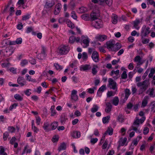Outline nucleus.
<instances>
[{
  "label": "nucleus",
  "instance_id": "54",
  "mask_svg": "<svg viewBox=\"0 0 155 155\" xmlns=\"http://www.w3.org/2000/svg\"><path fill=\"white\" fill-rule=\"evenodd\" d=\"M58 136H55L52 138V141L53 142H56L58 141Z\"/></svg>",
  "mask_w": 155,
  "mask_h": 155
},
{
  "label": "nucleus",
  "instance_id": "16",
  "mask_svg": "<svg viewBox=\"0 0 155 155\" xmlns=\"http://www.w3.org/2000/svg\"><path fill=\"white\" fill-rule=\"evenodd\" d=\"M90 16L91 19L93 20L97 19L98 17V15L97 13L94 12H93L91 14Z\"/></svg>",
  "mask_w": 155,
  "mask_h": 155
},
{
  "label": "nucleus",
  "instance_id": "27",
  "mask_svg": "<svg viewBox=\"0 0 155 155\" xmlns=\"http://www.w3.org/2000/svg\"><path fill=\"white\" fill-rule=\"evenodd\" d=\"M58 123L57 122H54L51 124V130L55 129L58 126Z\"/></svg>",
  "mask_w": 155,
  "mask_h": 155
},
{
  "label": "nucleus",
  "instance_id": "53",
  "mask_svg": "<svg viewBox=\"0 0 155 155\" xmlns=\"http://www.w3.org/2000/svg\"><path fill=\"white\" fill-rule=\"evenodd\" d=\"M140 120H139L138 119H137L135 121H134L133 123V125H137V127H138L140 124Z\"/></svg>",
  "mask_w": 155,
  "mask_h": 155
},
{
  "label": "nucleus",
  "instance_id": "38",
  "mask_svg": "<svg viewBox=\"0 0 155 155\" xmlns=\"http://www.w3.org/2000/svg\"><path fill=\"white\" fill-rule=\"evenodd\" d=\"M75 37L74 36H71L69 38V43L73 44L75 41Z\"/></svg>",
  "mask_w": 155,
  "mask_h": 155
},
{
  "label": "nucleus",
  "instance_id": "22",
  "mask_svg": "<svg viewBox=\"0 0 155 155\" xmlns=\"http://www.w3.org/2000/svg\"><path fill=\"white\" fill-rule=\"evenodd\" d=\"M75 6V2L74 0L71 1L68 5V6L71 8L72 10H73Z\"/></svg>",
  "mask_w": 155,
  "mask_h": 155
},
{
  "label": "nucleus",
  "instance_id": "39",
  "mask_svg": "<svg viewBox=\"0 0 155 155\" xmlns=\"http://www.w3.org/2000/svg\"><path fill=\"white\" fill-rule=\"evenodd\" d=\"M67 118L65 117V116L64 114H62L61 117V123H63L65 122Z\"/></svg>",
  "mask_w": 155,
  "mask_h": 155
},
{
  "label": "nucleus",
  "instance_id": "32",
  "mask_svg": "<svg viewBox=\"0 0 155 155\" xmlns=\"http://www.w3.org/2000/svg\"><path fill=\"white\" fill-rule=\"evenodd\" d=\"M98 109V106L95 104L93 105V107L91 108V110L92 113H95L97 111Z\"/></svg>",
  "mask_w": 155,
  "mask_h": 155
},
{
  "label": "nucleus",
  "instance_id": "35",
  "mask_svg": "<svg viewBox=\"0 0 155 155\" xmlns=\"http://www.w3.org/2000/svg\"><path fill=\"white\" fill-rule=\"evenodd\" d=\"M68 26L71 28V29L74 27V25L70 21H68L67 22Z\"/></svg>",
  "mask_w": 155,
  "mask_h": 155
},
{
  "label": "nucleus",
  "instance_id": "8",
  "mask_svg": "<svg viewBox=\"0 0 155 155\" xmlns=\"http://www.w3.org/2000/svg\"><path fill=\"white\" fill-rule=\"evenodd\" d=\"M46 49L44 47L42 46V51L41 53L38 54V58L40 59H42L45 57V52Z\"/></svg>",
  "mask_w": 155,
  "mask_h": 155
},
{
  "label": "nucleus",
  "instance_id": "30",
  "mask_svg": "<svg viewBox=\"0 0 155 155\" xmlns=\"http://www.w3.org/2000/svg\"><path fill=\"white\" fill-rule=\"evenodd\" d=\"M130 91L129 89H126L125 90V98L126 100L127 99L129 96L130 94Z\"/></svg>",
  "mask_w": 155,
  "mask_h": 155
},
{
  "label": "nucleus",
  "instance_id": "24",
  "mask_svg": "<svg viewBox=\"0 0 155 155\" xmlns=\"http://www.w3.org/2000/svg\"><path fill=\"white\" fill-rule=\"evenodd\" d=\"M2 47H5L6 46L9 45V40L8 39H5L3 40L2 43Z\"/></svg>",
  "mask_w": 155,
  "mask_h": 155
},
{
  "label": "nucleus",
  "instance_id": "43",
  "mask_svg": "<svg viewBox=\"0 0 155 155\" xmlns=\"http://www.w3.org/2000/svg\"><path fill=\"white\" fill-rule=\"evenodd\" d=\"M126 71H124L121 75V78L123 79H126L127 78V74L126 73Z\"/></svg>",
  "mask_w": 155,
  "mask_h": 155
},
{
  "label": "nucleus",
  "instance_id": "56",
  "mask_svg": "<svg viewBox=\"0 0 155 155\" xmlns=\"http://www.w3.org/2000/svg\"><path fill=\"white\" fill-rule=\"evenodd\" d=\"M149 129L147 127H145L143 130V133L144 134L146 135L149 132Z\"/></svg>",
  "mask_w": 155,
  "mask_h": 155
},
{
  "label": "nucleus",
  "instance_id": "36",
  "mask_svg": "<svg viewBox=\"0 0 155 155\" xmlns=\"http://www.w3.org/2000/svg\"><path fill=\"white\" fill-rule=\"evenodd\" d=\"M81 17L82 19L87 20L89 18V15L87 14H84L81 16Z\"/></svg>",
  "mask_w": 155,
  "mask_h": 155
},
{
  "label": "nucleus",
  "instance_id": "20",
  "mask_svg": "<svg viewBox=\"0 0 155 155\" xmlns=\"http://www.w3.org/2000/svg\"><path fill=\"white\" fill-rule=\"evenodd\" d=\"M112 104L115 106L117 105L119 103V100L118 97H114L112 100Z\"/></svg>",
  "mask_w": 155,
  "mask_h": 155
},
{
  "label": "nucleus",
  "instance_id": "44",
  "mask_svg": "<svg viewBox=\"0 0 155 155\" xmlns=\"http://www.w3.org/2000/svg\"><path fill=\"white\" fill-rule=\"evenodd\" d=\"M106 85H103L99 88L98 91L103 92L106 89Z\"/></svg>",
  "mask_w": 155,
  "mask_h": 155
},
{
  "label": "nucleus",
  "instance_id": "34",
  "mask_svg": "<svg viewBox=\"0 0 155 155\" xmlns=\"http://www.w3.org/2000/svg\"><path fill=\"white\" fill-rule=\"evenodd\" d=\"M113 129L110 127H109L107 130V132L108 134L110 135H111L113 134Z\"/></svg>",
  "mask_w": 155,
  "mask_h": 155
},
{
  "label": "nucleus",
  "instance_id": "7",
  "mask_svg": "<svg viewBox=\"0 0 155 155\" xmlns=\"http://www.w3.org/2000/svg\"><path fill=\"white\" fill-rule=\"evenodd\" d=\"M91 58L95 62L99 61V55L98 52L96 51H94L91 55Z\"/></svg>",
  "mask_w": 155,
  "mask_h": 155
},
{
  "label": "nucleus",
  "instance_id": "3",
  "mask_svg": "<svg viewBox=\"0 0 155 155\" xmlns=\"http://www.w3.org/2000/svg\"><path fill=\"white\" fill-rule=\"evenodd\" d=\"M150 29L149 27H145L142 28L140 35L142 38L143 37L147 36V35L150 34Z\"/></svg>",
  "mask_w": 155,
  "mask_h": 155
},
{
  "label": "nucleus",
  "instance_id": "50",
  "mask_svg": "<svg viewBox=\"0 0 155 155\" xmlns=\"http://www.w3.org/2000/svg\"><path fill=\"white\" fill-rule=\"evenodd\" d=\"M98 141V139L97 138H91V143L92 144H94L96 143Z\"/></svg>",
  "mask_w": 155,
  "mask_h": 155
},
{
  "label": "nucleus",
  "instance_id": "37",
  "mask_svg": "<svg viewBox=\"0 0 155 155\" xmlns=\"http://www.w3.org/2000/svg\"><path fill=\"white\" fill-rule=\"evenodd\" d=\"M12 3V0H10L8 2L7 5L5 6V8L3 11V12H5L6 11L7 9V8L9 7V6L11 5Z\"/></svg>",
  "mask_w": 155,
  "mask_h": 155
},
{
  "label": "nucleus",
  "instance_id": "48",
  "mask_svg": "<svg viewBox=\"0 0 155 155\" xmlns=\"http://www.w3.org/2000/svg\"><path fill=\"white\" fill-rule=\"evenodd\" d=\"M71 16L74 19H77V17L76 15L75 12L72 11L71 13Z\"/></svg>",
  "mask_w": 155,
  "mask_h": 155
},
{
  "label": "nucleus",
  "instance_id": "40",
  "mask_svg": "<svg viewBox=\"0 0 155 155\" xmlns=\"http://www.w3.org/2000/svg\"><path fill=\"white\" fill-rule=\"evenodd\" d=\"M8 129L9 132L11 133H14L15 132V129L13 127H8Z\"/></svg>",
  "mask_w": 155,
  "mask_h": 155
},
{
  "label": "nucleus",
  "instance_id": "1",
  "mask_svg": "<svg viewBox=\"0 0 155 155\" xmlns=\"http://www.w3.org/2000/svg\"><path fill=\"white\" fill-rule=\"evenodd\" d=\"M150 83L149 81L146 80L142 82H138L137 84V85L140 87L139 91V94H142L148 88Z\"/></svg>",
  "mask_w": 155,
  "mask_h": 155
},
{
  "label": "nucleus",
  "instance_id": "62",
  "mask_svg": "<svg viewBox=\"0 0 155 155\" xmlns=\"http://www.w3.org/2000/svg\"><path fill=\"white\" fill-rule=\"evenodd\" d=\"M18 106V104L16 103H14L11 106L9 107V110H12L14 108H15L16 106Z\"/></svg>",
  "mask_w": 155,
  "mask_h": 155
},
{
  "label": "nucleus",
  "instance_id": "52",
  "mask_svg": "<svg viewBox=\"0 0 155 155\" xmlns=\"http://www.w3.org/2000/svg\"><path fill=\"white\" fill-rule=\"evenodd\" d=\"M9 136V134L8 132H5L3 134V139L4 140H6L7 137Z\"/></svg>",
  "mask_w": 155,
  "mask_h": 155
},
{
  "label": "nucleus",
  "instance_id": "14",
  "mask_svg": "<svg viewBox=\"0 0 155 155\" xmlns=\"http://www.w3.org/2000/svg\"><path fill=\"white\" fill-rule=\"evenodd\" d=\"M107 36L105 35H100L96 37V39L101 41H103L107 39Z\"/></svg>",
  "mask_w": 155,
  "mask_h": 155
},
{
  "label": "nucleus",
  "instance_id": "10",
  "mask_svg": "<svg viewBox=\"0 0 155 155\" xmlns=\"http://www.w3.org/2000/svg\"><path fill=\"white\" fill-rule=\"evenodd\" d=\"M77 91L75 90H73L72 91L71 97L72 100L76 101L78 99V96L77 95Z\"/></svg>",
  "mask_w": 155,
  "mask_h": 155
},
{
  "label": "nucleus",
  "instance_id": "6",
  "mask_svg": "<svg viewBox=\"0 0 155 155\" xmlns=\"http://www.w3.org/2000/svg\"><path fill=\"white\" fill-rule=\"evenodd\" d=\"M109 84L110 86V88L113 90L117 89L116 83L112 78H110L108 80Z\"/></svg>",
  "mask_w": 155,
  "mask_h": 155
},
{
  "label": "nucleus",
  "instance_id": "47",
  "mask_svg": "<svg viewBox=\"0 0 155 155\" xmlns=\"http://www.w3.org/2000/svg\"><path fill=\"white\" fill-rule=\"evenodd\" d=\"M30 14H27L22 16V20L25 21L28 19L29 18Z\"/></svg>",
  "mask_w": 155,
  "mask_h": 155
},
{
  "label": "nucleus",
  "instance_id": "5",
  "mask_svg": "<svg viewBox=\"0 0 155 155\" xmlns=\"http://www.w3.org/2000/svg\"><path fill=\"white\" fill-rule=\"evenodd\" d=\"M13 48L11 46H8L5 49V55L8 57L11 55L14 52Z\"/></svg>",
  "mask_w": 155,
  "mask_h": 155
},
{
  "label": "nucleus",
  "instance_id": "4",
  "mask_svg": "<svg viewBox=\"0 0 155 155\" xmlns=\"http://www.w3.org/2000/svg\"><path fill=\"white\" fill-rule=\"evenodd\" d=\"M107 48L109 50H111L112 51H114V47L115 46V41L114 40H110L106 42Z\"/></svg>",
  "mask_w": 155,
  "mask_h": 155
},
{
  "label": "nucleus",
  "instance_id": "60",
  "mask_svg": "<svg viewBox=\"0 0 155 155\" xmlns=\"http://www.w3.org/2000/svg\"><path fill=\"white\" fill-rule=\"evenodd\" d=\"M143 63V62L141 60H140V61L137 62V65L136 67V68H139L140 67V65L142 64Z\"/></svg>",
  "mask_w": 155,
  "mask_h": 155
},
{
  "label": "nucleus",
  "instance_id": "15",
  "mask_svg": "<svg viewBox=\"0 0 155 155\" xmlns=\"http://www.w3.org/2000/svg\"><path fill=\"white\" fill-rule=\"evenodd\" d=\"M141 21L139 19H136L134 21V27L137 29L138 30L139 28L138 26L140 22Z\"/></svg>",
  "mask_w": 155,
  "mask_h": 155
},
{
  "label": "nucleus",
  "instance_id": "57",
  "mask_svg": "<svg viewBox=\"0 0 155 155\" xmlns=\"http://www.w3.org/2000/svg\"><path fill=\"white\" fill-rule=\"evenodd\" d=\"M142 42L143 44H146L147 43H148L149 41V40L147 38H142Z\"/></svg>",
  "mask_w": 155,
  "mask_h": 155
},
{
  "label": "nucleus",
  "instance_id": "23",
  "mask_svg": "<svg viewBox=\"0 0 155 155\" xmlns=\"http://www.w3.org/2000/svg\"><path fill=\"white\" fill-rule=\"evenodd\" d=\"M87 11V8L84 7H81L79 8L78 12L80 13H82L85 12Z\"/></svg>",
  "mask_w": 155,
  "mask_h": 155
},
{
  "label": "nucleus",
  "instance_id": "13",
  "mask_svg": "<svg viewBox=\"0 0 155 155\" xmlns=\"http://www.w3.org/2000/svg\"><path fill=\"white\" fill-rule=\"evenodd\" d=\"M91 67L89 65L85 64L82 65L80 67V69L81 71H85L91 69Z\"/></svg>",
  "mask_w": 155,
  "mask_h": 155
},
{
  "label": "nucleus",
  "instance_id": "55",
  "mask_svg": "<svg viewBox=\"0 0 155 155\" xmlns=\"http://www.w3.org/2000/svg\"><path fill=\"white\" fill-rule=\"evenodd\" d=\"M106 3L109 6H110L112 4V0H105L104 3Z\"/></svg>",
  "mask_w": 155,
  "mask_h": 155
},
{
  "label": "nucleus",
  "instance_id": "45",
  "mask_svg": "<svg viewBox=\"0 0 155 155\" xmlns=\"http://www.w3.org/2000/svg\"><path fill=\"white\" fill-rule=\"evenodd\" d=\"M82 59L84 60H86L88 58L87 53L85 52H84L82 53Z\"/></svg>",
  "mask_w": 155,
  "mask_h": 155
},
{
  "label": "nucleus",
  "instance_id": "26",
  "mask_svg": "<svg viewBox=\"0 0 155 155\" xmlns=\"http://www.w3.org/2000/svg\"><path fill=\"white\" fill-rule=\"evenodd\" d=\"M50 124L48 123H45L43 126V128L46 131H49L50 130V129L48 128Z\"/></svg>",
  "mask_w": 155,
  "mask_h": 155
},
{
  "label": "nucleus",
  "instance_id": "42",
  "mask_svg": "<svg viewBox=\"0 0 155 155\" xmlns=\"http://www.w3.org/2000/svg\"><path fill=\"white\" fill-rule=\"evenodd\" d=\"M62 8V5L61 3H58L55 6V8L58 10V11H59V10L61 11Z\"/></svg>",
  "mask_w": 155,
  "mask_h": 155
},
{
  "label": "nucleus",
  "instance_id": "51",
  "mask_svg": "<svg viewBox=\"0 0 155 155\" xmlns=\"http://www.w3.org/2000/svg\"><path fill=\"white\" fill-rule=\"evenodd\" d=\"M22 41V39L21 38H17L15 41V42H16V44L18 45L21 44Z\"/></svg>",
  "mask_w": 155,
  "mask_h": 155
},
{
  "label": "nucleus",
  "instance_id": "17",
  "mask_svg": "<svg viewBox=\"0 0 155 155\" xmlns=\"http://www.w3.org/2000/svg\"><path fill=\"white\" fill-rule=\"evenodd\" d=\"M26 79L29 81L33 82H36L37 81L36 79L31 78V77L28 74H26Z\"/></svg>",
  "mask_w": 155,
  "mask_h": 155
},
{
  "label": "nucleus",
  "instance_id": "31",
  "mask_svg": "<svg viewBox=\"0 0 155 155\" xmlns=\"http://www.w3.org/2000/svg\"><path fill=\"white\" fill-rule=\"evenodd\" d=\"M117 16L116 15H114L112 17V22L114 24H116L117 23Z\"/></svg>",
  "mask_w": 155,
  "mask_h": 155
},
{
  "label": "nucleus",
  "instance_id": "63",
  "mask_svg": "<svg viewBox=\"0 0 155 155\" xmlns=\"http://www.w3.org/2000/svg\"><path fill=\"white\" fill-rule=\"evenodd\" d=\"M139 139L137 140V138L135 139L132 142V143L134 145L136 146L139 141Z\"/></svg>",
  "mask_w": 155,
  "mask_h": 155
},
{
  "label": "nucleus",
  "instance_id": "64",
  "mask_svg": "<svg viewBox=\"0 0 155 155\" xmlns=\"http://www.w3.org/2000/svg\"><path fill=\"white\" fill-rule=\"evenodd\" d=\"M41 119L39 117H38L36 118V123L39 125L41 122Z\"/></svg>",
  "mask_w": 155,
  "mask_h": 155
},
{
  "label": "nucleus",
  "instance_id": "19",
  "mask_svg": "<svg viewBox=\"0 0 155 155\" xmlns=\"http://www.w3.org/2000/svg\"><path fill=\"white\" fill-rule=\"evenodd\" d=\"M23 80V77H19L17 80V82L18 84L22 86L24 85V84L23 83L24 82Z\"/></svg>",
  "mask_w": 155,
  "mask_h": 155
},
{
  "label": "nucleus",
  "instance_id": "33",
  "mask_svg": "<svg viewBox=\"0 0 155 155\" xmlns=\"http://www.w3.org/2000/svg\"><path fill=\"white\" fill-rule=\"evenodd\" d=\"M117 120L119 121L121 123H123L124 122V119L123 118L122 114H120L118 115Z\"/></svg>",
  "mask_w": 155,
  "mask_h": 155
},
{
  "label": "nucleus",
  "instance_id": "2",
  "mask_svg": "<svg viewBox=\"0 0 155 155\" xmlns=\"http://www.w3.org/2000/svg\"><path fill=\"white\" fill-rule=\"evenodd\" d=\"M70 50V48L68 46L61 45L58 49V53L61 55H64L67 54Z\"/></svg>",
  "mask_w": 155,
  "mask_h": 155
},
{
  "label": "nucleus",
  "instance_id": "58",
  "mask_svg": "<svg viewBox=\"0 0 155 155\" xmlns=\"http://www.w3.org/2000/svg\"><path fill=\"white\" fill-rule=\"evenodd\" d=\"M149 72V70H147L144 74L142 76V78L143 80H144L145 79L146 77L147 76Z\"/></svg>",
  "mask_w": 155,
  "mask_h": 155
},
{
  "label": "nucleus",
  "instance_id": "21",
  "mask_svg": "<svg viewBox=\"0 0 155 155\" xmlns=\"http://www.w3.org/2000/svg\"><path fill=\"white\" fill-rule=\"evenodd\" d=\"M72 137L74 138H78L81 137V133L79 131H74L73 132Z\"/></svg>",
  "mask_w": 155,
  "mask_h": 155
},
{
  "label": "nucleus",
  "instance_id": "61",
  "mask_svg": "<svg viewBox=\"0 0 155 155\" xmlns=\"http://www.w3.org/2000/svg\"><path fill=\"white\" fill-rule=\"evenodd\" d=\"M147 104V101L146 100H143L142 103V106L143 107L146 106Z\"/></svg>",
  "mask_w": 155,
  "mask_h": 155
},
{
  "label": "nucleus",
  "instance_id": "49",
  "mask_svg": "<svg viewBox=\"0 0 155 155\" xmlns=\"http://www.w3.org/2000/svg\"><path fill=\"white\" fill-rule=\"evenodd\" d=\"M141 58L139 55L136 56L134 59V61L135 62H138V61L141 60Z\"/></svg>",
  "mask_w": 155,
  "mask_h": 155
},
{
  "label": "nucleus",
  "instance_id": "11",
  "mask_svg": "<svg viewBox=\"0 0 155 155\" xmlns=\"http://www.w3.org/2000/svg\"><path fill=\"white\" fill-rule=\"evenodd\" d=\"M55 4V2L54 0H51L46 2L45 7L46 8L52 7Z\"/></svg>",
  "mask_w": 155,
  "mask_h": 155
},
{
  "label": "nucleus",
  "instance_id": "29",
  "mask_svg": "<svg viewBox=\"0 0 155 155\" xmlns=\"http://www.w3.org/2000/svg\"><path fill=\"white\" fill-rule=\"evenodd\" d=\"M15 99L18 101H22L23 99L22 97H21L19 94H16L14 96Z\"/></svg>",
  "mask_w": 155,
  "mask_h": 155
},
{
  "label": "nucleus",
  "instance_id": "18",
  "mask_svg": "<svg viewBox=\"0 0 155 155\" xmlns=\"http://www.w3.org/2000/svg\"><path fill=\"white\" fill-rule=\"evenodd\" d=\"M66 145L64 143H61L60 146L58 147V150L59 151H60L62 150H64L66 149Z\"/></svg>",
  "mask_w": 155,
  "mask_h": 155
},
{
  "label": "nucleus",
  "instance_id": "59",
  "mask_svg": "<svg viewBox=\"0 0 155 155\" xmlns=\"http://www.w3.org/2000/svg\"><path fill=\"white\" fill-rule=\"evenodd\" d=\"M54 66H55L57 70L61 69H62V68L61 66L58 63H55L54 64Z\"/></svg>",
  "mask_w": 155,
  "mask_h": 155
},
{
  "label": "nucleus",
  "instance_id": "25",
  "mask_svg": "<svg viewBox=\"0 0 155 155\" xmlns=\"http://www.w3.org/2000/svg\"><path fill=\"white\" fill-rule=\"evenodd\" d=\"M110 117L109 115L104 117L102 119V121L103 123H107L109 122V120Z\"/></svg>",
  "mask_w": 155,
  "mask_h": 155
},
{
  "label": "nucleus",
  "instance_id": "28",
  "mask_svg": "<svg viewBox=\"0 0 155 155\" xmlns=\"http://www.w3.org/2000/svg\"><path fill=\"white\" fill-rule=\"evenodd\" d=\"M121 47V45L120 44L117 43L116 44H115V46L114 47V50L113 51H117Z\"/></svg>",
  "mask_w": 155,
  "mask_h": 155
},
{
  "label": "nucleus",
  "instance_id": "12",
  "mask_svg": "<svg viewBox=\"0 0 155 155\" xmlns=\"http://www.w3.org/2000/svg\"><path fill=\"white\" fill-rule=\"evenodd\" d=\"M112 105L110 102H107L106 103V107L105 109V111L106 113L110 112L112 108Z\"/></svg>",
  "mask_w": 155,
  "mask_h": 155
},
{
  "label": "nucleus",
  "instance_id": "46",
  "mask_svg": "<svg viewBox=\"0 0 155 155\" xmlns=\"http://www.w3.org/2000/svg\"><path fill=\"white\" fill-rule=\"evenodd\" d=\"M28 63V61L26 60H23L21 61V65L23 67L25 66V65L27 64Z\"/></svg>",
  "mask_w": 155,
  "mask_h": 155
},
{
  "label": "nucleus",
  "instance_id": "41",
  "mask_svg": "<svg viewBox=\"0 0 155 155\" xmlns=\"http://www.w3.org/2000/svg\"><path fill=\"white\" fill-rule=\"evenodd\" d=\"M89 42L90 41L88 38L84 39L83 40V43L86 45V47L89 46Z\"/></svg>",
  "mask_w": 155,
  "mask_h": 155
},
{
  "label": "nucleus",
  "instance_id": "9",
  "mask_svg": "<svg viewBox=\"0 0 155 155\" xmlns=\"http://www.w3.org/2000/svg\"><path fill=\"white\" fill-rule=\"evenodd\" d=\"M101 22L100 20L98 19L97 21H94L92 22V24L94 27L97 28H99L102 27V25L101 23Z\"/></svg>",
  "mask_w": 155,
  "mask_h": 155
}]
</instances>
